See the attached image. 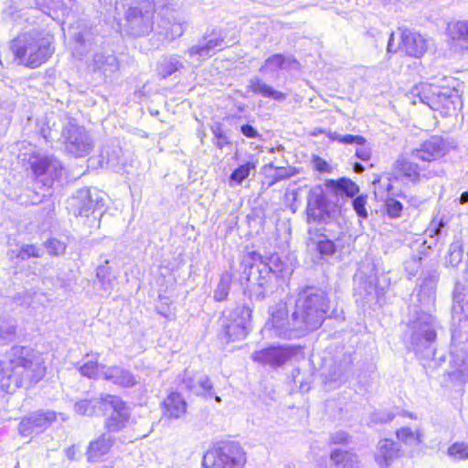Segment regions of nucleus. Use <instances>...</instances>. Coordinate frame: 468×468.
<instances>
[{
    "mask_svg": "<svg viewBox=\"0 0 468 468\" xmlns=\"http://www.w3.org/2000/svg\"><path fill=\"white\" fill-rule=\"evenodd\" d=\"M327 310L326 294L323 291L308 288L298 293L290 315L282 303L275 311L270 310L271 320L267 325L271 324L274 335L279 337L298 338L319 328Z\"/></svg>",
    "mask_w": 468,
    "mask_h": 468,
    "instance_id": "obj_1",
    "label": "nucleus"
},
{
    "mask_svg": "<svg viewBox=\"0 0 468 468\" xmlns=\"http://www.w3.org/2000/svg\"><path fill=\"white\" fill-rule=\"evenodd\" d=\"M42 355L27 346H14L0 360V384L3 390L13 393L40 381L46 374Z\"/></svg>",
    "mask_w": 468,
    "mask_h": 468,
    "instance_id": "obj_2",
    "label": "nucleus"
},
{
    "mask_svg": "<svg viewBox=\"0 0 468 468\" xmlns=\"http://www.w3.org/2000/svg\"><path fill=\"white\" fill-rule=\"evenodd\" d=\"M435 318L421 310L408 325L404 338L409 347L417 355L431 359L434 356L433 344L436 339Z\"/></svg>",
    "mask_w": 468,
    "mask_h": 468,
    "instance_id": "obj_3",
    "label": "nucleus"
},
{
    "mask_svg": "<svg viewBox=\"0 0 468 468\" xmlns=\"http://www.w3.org/2000/svg\"><path fill=\"white\" fill-rule=\"evenodd\" d=\"M412 102L423 103L432 111L439 112L446 117L454 114L462 105L461 98L455 90L435 86L431 83H420L411 90Z\"/></svg>",
    "mask_w": 468,
    "mask_h": 468,
    "instance_id": "obj_4",
    "label": "nucleus"
},
{
    "mask_svg": "<svg viewBox=\"0 0 468 468\" xmlns=\"http://www.w3.org/2000/svg\"><path fill=\"white\" fill-rule=\"evenodd\" d=\"M245 265L250 268L247 280L250 283V298L255 301L264 300L272 292L275 275H282V269L278 266L272 269L256 251L248 254Z\"/></svg>",
    "mask_w": 468,
    "mask_h": 468,
    "instance_id": "obj_5",
    "label": "nucleus"
},
{
    "mask_svg": "<svg viewBox=\"0 0 468 468\" xmlns=\"http://www.w3.org/2000/svg\"><path fill=\"white\" fill-rule=\"evenodd\" d=\"M11 49L20 64L35 69L45 63L53 53L48 38L37 34H25L12 41Z\"/></svg>",
    "mask_w": 468,
    "mask_h": 468,
    "instance_id": "obj_6",
    "label": "nucleus"
},
{
    "mask_svg": "<svg viewBox=\"0 0 468 468\" xmlns=\"http://www.w3.org/2000/svg\"><path fill=\"white\" fill-rule=\"evenodd\" d=\"M340 210L335 202L329 200L321 186L312 187L307 196V222L328 223Z\"/></svg>",
    "mask_w": 468,
    "mask_h": 468,
    "instance_id": "obj_7",
    "label": "nucleus"
},
{
    "mask_svg": "<svg viewBox=\"0 0 468 468\" xmlns=\"http://www.w3.org/2000/svg\"><path fill=\"white\" fill-rule=\"evenodd\" d=\"M251 311L249 307L239 305L223 314L222 335L227 342H234L246 337Z\"/></svg>",
    "mask_w": 468,
    "mask_h": 468,
    "instance_id": "obj_8",
    "label": "nucleus"
},
{
    "mask_svg": "<svg viewBox=\"0 0 468 468\" xmlns=\"http://www.w3.org/2000/svg\"><path fill=\"white\" fill-rule=\"evenodd\" d=\"M61 138L65 150L75 157L85 156L93 148V140L87 130L72 121L63 127Z\"/></svg>",
    "mask_w": 468,
    "mask_h": 468,
    "instance_id": "obj_9",
    "label": "nucleus"
},
{
    "mask_svg": "<svg viewBox=\"0 0 468 468\" xmlns=\"http://www.w3.org/2000/svg\"><path fill=\"white\" fill-rule=\"evenodd\" d=\"M210 468H242L245 456L240 446L233 441L223 442L204 456Z\"/></svg>",
    "mask_w": 468,
    "mask_h": 468,
    "instance_id": "obj_10",
    "label": "nucleus"
},
{
    "mask_svg": "<svg viewBox=\"0 0 468 468\" xmlns=\"http://www.w3.org/2000/svg\"><path fill=\"white\" fill-rule=\"evenodd\" d=\"M154 11V5L148 0L130 7L125 13L127 33L133 37H141L152 31Z\"/></svg>",
    "mask_w": 468,
    "mask_h": 468,
    "instance_id": "obj_11",
    "label": "nucleus"
},
{
    "mask_svg": "<svg viewBox=\"0 0 468 468\" xmlns=\"http://www.w3.org/2000/svg\"><path fill=\"white\" fill-rule=\"evenodd\" d=\"M60 417L61 420H67L63 413H57L54 410H37L23 417L18 425V433L22 437H31L45 431L50 425Z\"/></svg>",
    "mask_w": 468,
    "mask_h": 468,
    "instance_id": "obj_12",
    "label": "nucleus"
},
{
    "mask_svg": "<svg viewBox=\"0 0 468 468\" xmlns=\"http://www.w3.org/2000/svg\"><path fill=\"white\" fill-rule=\"evenodd\" d=\"M35 178L44 186L50 187L54 180L61 177L64 168L53 156H43L31 163Z\"/></svg>",
    "mask_w": 468,
    "mask_h": 468,
    "instance_id": "obj_13",
    "label": "nucleus"
},
{
    "mask_svg": "<svg viewBox=\"0 0 468 468\" xmlns=\"http://www.w3.org/2000/svg\"><path fill=\"white\" fill-rule=\"evenodd\" d=\"M103 404L106 406V412L112 410V414L105 420V428L110 432L122 431L130 418L129 408L125 402L117 396L106 394Z\"/></svg>",
    "mask_w": 468,
    "mask_h": 468,
    "instance_id": "obj_14",
    "label": "nucleus"
},
{
    "mask_svg": "<svg viewBox=\"0 0 468 468\" xmlns=\"http://www.w3.org/2000/svg\"><path fill=\"white\" fill-rule=\"evenodd\" d=\"M449 375L462 382L468 380V340L456 343L457 336L452 333Z\"/></svg>",
    "mask_w": 468,
    "mask_h": 468,
    "instance_id": "obj_15",
    "label": "nucleus"
},
{
    "mask_svg": "<svg viewBox=\"0 0 468 468\" xmlns=\"http://www.w3.org/2000/svg\"><path fill=\"white\" fill-rule=\"evenodd\" d=\"M297 349L292 346H269L258 351L251 355L253 361L262 365H268L271 367H278L285 364L295 354Z\"/></svg>",
    "mask_w": 468,
    "mask_h": 468,
    "instance_id": "obj_16",
    "label": "nucleus"
},
{
    "mask_svg": "<svg viewBox=\"0 0 468 468\" xmlns=\"http://www.w3.org/2000/svg\"><path fill=\"white\" fill-rule=\"evenodd\" d=\"M98 197L93 198L90 188L79 189L69 201V209L75 216L93 218V220L97 219L95 216V210L99 206Z\"/></svg>",
    "mask_w": 468,
    "mask_h": 468,
    "instance_id": "obj_17",
    "label": "nucleus"
},
{
    "mask_svg": "<svg viewBox=\"0 0 468 468\" xmlns=\"http://www.w3.org/2000/svg\"><path fill=\"white\" fill-rule=\"evenodd\" d=\"M204 44L193 46L187 50L189 57L206 59L211 57L217 50H221L224 48L225 37L221 30H213L210 36L204 37Z\"/></svg>",
    "mask_w": 468,
    "mask_h": 468,
    "instance_id": "obj_18",
    "label": "nucleus"
},
{
    "mask_svg": "<svg viewBox=\"0 0 468 468\" xmlns=\"http://www.w3.org/2000/svg\"><path fill=\"white\" fill-rule=\"evenodd\" d=\"M446 152L447 145L444 140L440 136H432L415 149L412 154L417 159L431 162L443 156Z\"/></svg>",
    "mask_w": 468,
    "mask_h": 468,
    "instance_id": "obj_19",
    "label": "nucleus"
},
{
    "mask_svg": "<svg viewBox=\"0 0 468 468\" xmlns=\"http://www.w3.org/2000/svg\"><path fill=\"white\" fill-rule=\"evenodd\" d=\"M182 384L186 390L197 396L212 398L214 395L213 385L206 375L186 370Z\"/></svg>",
    "mask_w": 468,
    "mask_h": 468,
    "instance_id": "obj_20",
    "label": "nucleus"
},
{
    "mask_svg": "<svg viewBox=\"0 0 468 468\" xmlns=\"http://www.w3.org/2000/svg\"><path fill=\"white\" fill-rule=\"evenodd\" d=\"M399 48L410 57L420 58L427 50L424 37L408 28L401 29Z\"/></svg>",
    "mask_w": 468,
    "mask_h": 468,
    "instance_id": "obj_21",
    "label": "nucleus"
},
{
    "mask_svg": "<svg viewBox=\"0 0 468 468\" xmlns=\"http://www.w3.org/2000/svg\"><path fill=\"white\" fill-rule=\"evenodd\" d=\"M101 378L122 388L133 387L138 382L131 371L118 366L102 367Z\"/></svg>",
    "mask_w": 468,
    "mask_h": 468,
    "instance_id": "obj_22",
    "label": "nucleus"
},
{
    "mask_svg": "<svg viewBox=\"0 0 468 468\" xmlns=\"http://www.w3.org/2000/svg\"><path fill=\"white\" fill-rule=\"evenodd\" d=\"M307 244L315 249L323 257L332 256L336 250L335 242L322 233L318 228H309Z\"/></svg>",
    "mask_w": 468,
    "mask_h": 468,
    "instance_id": "obj_23",
    "label": "nucleus"
},
{
    "mask_svg": "<svg viewBox=\"0 0 468 468\" xmlns=\"http://www.w3.org/2000/svg\"><path fill=\"white\" fill-rule=\"evenodd\" d=\"M399 456L400 448L399 443L388 439L379 441L375 459L380 466H388Z\"/></svg>",
    "mask_w": 468,
    "mask_h": 468,
    "instance_id": "obj_24",
    "label": "nucleus"
},
{
    "mask_svg": "<svg viewBox=\"0 0 468 468\" xmlns=\"http://www.w3.org/2000/svg\"><path fill=\"white\" fill-rule=\"evenodd\" d=\"M352 359L350 355L344 354L339 359L336 356L333 359V363L328 366V368L324 372L327 382L342 381L346 373L350 368Z\"/></svg>",
    "mask_w": 468,
    "mask_h": 468,
    "instance_id": "obj_25",
    "label": "nucleus"
},
{
    "mask_svg": "<svg viewBox=\"0 0 468 468\" xmlns=\"http://www.w3.org/2000/svg\"><path fill=\"white\" fill-rule=\"evenodd\" d=\"M392 176L402 182H416L419 178L418 167L405 158H399L394 164Z\"/></svg>",
    "mask_w": 468,
    "mask_h": 468,
    "instance_id": "obj_26",
    "label": "nucleus"
},
{
    "mask_svg": "<svg viewBox=\"0 0 468 468\" xmlns=\"http://www.w3.org/2000/svg\"><path fill=\"white\" fill-rule=\"evenodd\" d=\"M325 187L335 196L354 197L358 192V186L348 178L338 180L329 179L325 182Z\"/></svg>",
    "mask_w": 468,
    "mask_h": 468,
    "instance_id": "obj_27",
    "label": "nucleus"
},
{
    "mask_svg": "<svg viewBox=\"0 0 468 468\" xmlns=\"http://www.w3.org/2000/svg\"><path fill=\"white\" fill-rule=\"evenodd\" d=\"M185 68L184 63L176 55L163 57L157 64V75L161 79L176 78V73Z\"/></svg>",
    "mask_w": 468,
    "mask_h": 468,
    "instance_id": "obj_28",
    "label": "nucleus"
},
{
    "mask_svg": "<svg viewBox=\"0 0 468 468\" xmlns=\"http://www.w3.org/2000/svg\"><path fill=\"white\" fill-rule=\"evenodd\" d=\"M105 395H101L99 399H80L74 405L76 413L82 416H94L106 413V406L103 402Z\"/></svg>",
    "mask_w": 468,
    "mask_h": 468,
    "instance_id": "obj_29",
    "label": "nucleus"
},
{
    "mask_svg": "<svg viewBox=\"0 0 468 468\" xmlns=\"http://www.w3.org/2000/svg\"><path fill=\"white\" fill-rule=\"evenodd\" d=\"M452 44L462 50H468V21H457L448 27Z\"/></svg>",
    "mask_w": 468,
    "mask_h": 468,
    "instance_id": "obj_30",
    "label": "nucleus"
},
{
    "mask_svg": "<svg viewBox=\"0 0 468 468\" xmlns=\"http://www.w3.org/2000/svg\"><path fill=\"white\" fill-rule=\"evenodd\" d=\"M112 445V439L110 435H101L97 440L90 442L87 458L89 462H96L106 454Z\"/></svg>",
    "mask_w": 468,
    "mask_h": 468,
    "instance_id": "obj_31",
    "label": "nucleus"
},
{
    "mask_svg": "<svg viewBox=\"0 0 468 468\" xmlns=\"http://www.w3.org/2000/svg\"><path fill=\"white\" fill-rule=\"evenodd\" d=\"M296 64H298V62L292 57L274 54L265 60L264 64L261 67L260 71L262 73H274L280 69H285Z\"/></svg>",
    "mask_w": 468,
    "mask_h": 468,
    "instance_id": "obj_32",
    "label": "nucleus"
},
{
    "mask_svg": "<svg viewBox=\"0 0 468 468\" xmlns=\"http://www.w3.org/2000/svg\"><path fill=\"white\" fill-rule=\"evenodd\" d=\"M248 89L255 94H261L265 98H271L278 101H282L286 99L284 93L274 90L258 77L250 80Z\"/></svg>",
    "mask_w": 468,
    "mask_h": 468,
    "instance_id": "obj_33",
    "label": "nucleus"
},
{
    "mask_svg": "<svg viewBox=\"0 0 468 468\" xmlns=\"http://www.w3.org/2000/svg\"><path fill=\"white\" fill-rule=\"evenodd\" d=\"M248 89L255 94H261L265 98H271L278 101H282L286 99L284 93L274 90L258 77L250 80Z\"/></svg>",
    "mask_w": 468,
    "mask_h": 468,
    "instance_id": "obj_34",
    "label": "nucleus"
},
{
    "mask_svg": "<svg viewBox=\"0 0 468 468\" xmlns=\"http://www.w3.org/2000/svg\"><path fill=\"white\" fill-rule=\"evenodd\" d=\"M438 280L439 274L437 271H431L424 278L422 283L420 284L422 292H425V290H428V297L421 299V306L427 311H430L431 308L434 305L436 285Z\"/></svg>",
    "mask_w": 468,
    "mask_h": 468,
    "instance_id": "obj_35",
    "label": "nucleus"
},
{
    "mask_svg": "<svg viewBox=\"0 0 468 468\" xmlns=\"http://www.w3.org/2000/svg\"><path fill=\"white\" fill-rule=\"evenodd\" d=\"M165 407V415L170 419H178L182 417L186 409V403L178 393H171L164 402Z\"/></svg>",
    "mask_w": 468,
    "mask_h": 468,
    "instance_id": "obj_36",
    "label": "nucleus"
},
{
    "mask_svg": "<svg viewBox=\"0 0 468 468\" xmlns=\"http://www.w3.org/2000/svg\"><path fill=\"white\" fill-rule=\"evenodd\" d=\"M330 459L335 468H359L358 457L351 452L336 449L331 452Z\"/></svg>",
    "mask_w": 468,
    "mask_h": 468,
    "instance_id": "obj_37",
    "label": "nucleus"
},
{
    "mask_svg": "<svg viewBox=\"0 0 468 468\" xmlns=\"http://www.w3.org/2000/svg\"><path fill=\"white\" fill-rule=\"evenodd\" d=\"M452 298L453 314L468 313V283L456 282Z\"/></svg>",
    "mask_w": 468,
    "mask_h": 468,
    "instance_id": "obj_38",
    "label": "nucleus"
},
{
    "mask_svg": "<svg viewBox=\"0 0 468 468\" xmlns=\"http://www.w3.org/2000/svg\"><path fill=\"white\" fill-rule=\"evenodd\" d=\"M85 362L80 367V373L89 378H101L102 367H106L105 365L98 363V358L92 356H86Z\"/></svg>",
    "mask_w": 468,
    "mask_h": 468,
    "instance_id": "obj_39",
    "label": "nucleus"
},
{
    "mask_svg": "<svg viewBox=\"0 0 468 468\" xmlns=\"http://www.w3.org/2000/svg\"><path fill=\"white\" fill-rule=\"evenodd\" d=\"M94 65L97 69L102 70L104 73L114 72L119 68L118 60L112 54H96L94 56Z\"/></svg>",
    "mask_w": 468,
    "mask_h": 468,
    "instance_id": "obj_40",
    "label": "nucleus"
},
{
    "mask_svg": "<svg viewBox=\"0 0 468 468\" xmlns=\"http://www.w3.org/2000/svg\"><path fill=\"white\" fill-rule=\"evenodd\" d=\"M256 167L257 162L250 160L234 169L229 176V180L235 182L237 185H241V183L249 177L250 172L255 170Z\"/></svg>",
    "mask_w": 468,
    "mask_h": 468,
    "instance_id": "obj_41",
    "label": "nucleus"
},
{
    "mask_svg": "<svg viewBox=\"0 0 468 468\" xmlns=\"http://www.w3.org/2000/svg\"><path fill=\"white\" fill-rule=\"evenodd\" d=\"M232 282V275L229 271L221 274L220 280L214 291V299L217 302H221L227 299Z\"/></svg>",
    "mask_w": 468,
    "mask_h": 468,
    "instance_id": "obj_42",
    "label": "nucleus"
},
{
    "mask_svg": "<svg viewBox=\"0 0 468 468\" xmlns=\"http://www.w3.org/2000/svg\"><path fill=\"white\" fill-rule=\"evenodd\" d=\"M16 334V323L6 316L0 317V336L5 341H13Z\"/></svg>",
    "mask_w": 468,
    "mask_h": 468,
    "instance_id": "obj_43",
    "label": "nucleus"
},
{
    "mask_svg": "<svg viewBox=\"0 0 468 468\" xmlns=\"http://www.w3.org/2000/svg\"><path fill=\"white\" fill-rule=\"evenodd\" d=\"M120 153L119 147H114L112 150L110 147H104L101 154L100 165L107 167H114L120 164Z\"/></svg>",
    "mask_w": 468,
    "mask_h": 468,
    "instance_id": "obj_44",
    "label": "nucleus"
},
{
    "mask_svg": "<svg viewBox=\"0 0 468 468\" xmlns=\"http://www.w3.org/2000/svg\"><path fill=\"white\" fill-rule=\"evenodd\" d=\"M422 436L420 431H412L409 428H401L397 431L398 439L409 445H418L421 442Z\"/></svg>",
    "mask_w": 468,
    "mask_h": 468,
    "instance_id": "obj_45",
    "label": "nucleus"
},
{
    "mask_svg": "<svg viewBox=\"0 0 468 468\" xmlns=\"http://www.w3.org/2000/svg\"><path fill=\"white\" fill-rule=\"evenodd\" d=\"M327 137L331 141H336L343 144L363 145L366 143V139L361 135H352V134L341 135L340 133H338L336 132H328Z\"/></svg>",
    "mask_w": 468,
    "mask_h": 468,
    "instance_id": "obj_46",
    "label": "nucleus"
},
{
    "mask_svg": "<svg viewBox=\"0 0 468 468\" xmlns=\"http://www.w3.org/2000/svg\"><path fill=\"white\" fill-rule=\"evenodd\" d=\"M463 245L460 241L452 242L448 250L447 263L452 267L457 266L463 260Z\"/></svg>",
    "mask_w": 468,
    "mask_h": 468,
    "instance_id": "obj_47",
    "label": "nucleus"
},
{
    "mask_svg": "<svg viewBox=\"0 0 468 468\" xmlns=\"http://www.w3.org/2000/svg\"><path fill=\"white\" fill-rule=\"evenodd\" d=\"M447 453L454 461L466 460L468 459V443L455 442L448 448Z\"/></svg>",
    "mask_w": 468,
    "mask_h": 468,
    "instance_id": "obj_48",
    "label": "nucleus"
},
{
    "mask_svg": "<svg viewBox=\"0 0 468 468\" xmlns=\"http://www.w3.org/2000/svg\"><path fill=\"white\" fill-rule=\"evenodd\" d=\"M97 279L99 280L101 288L109 292L112 289V280L111 275V270L106 265H101L97 268L96 272Z\"/></svg>",
    "mask_w": 468,
    "mask_h": 468,
    "instance_id": "obj_49",
    "label": "nucleus"
},
{
    "mask_svg": "<svg viewBox=\"0 0 468 468\" xmlns=\"http://www.w3.org/2000/svg\"><path fill=\"white\" fill-rule=\"evenodd\" d=\"M21 261L29 260L30 258H40L42 256L41 250L34 244L23 243L19 245Z\"/></svg>",
    "mask_w": 468,
    "mask_h": 468,
    "instance_id": "obj_50",
    "label": "nucleus"
},
{
    "mask_svg": "<svg viewBox=\"0 0 468 468\" xmlns=\"http://www.w3.org/2000/svg\"><path fill=\"white\" fill-rule=\"evenodd\" d=\"M48 252L51 256H60L66 250V244L57 239H49L44 243Z\"/></svg>",
    "mask_w": 468,
    "mask_h": 468,
    "instance_id": "obj_51",
    "label": "nucleus"
},
{
    "mask_svg": "<svg viewBox=\"0 0 468 468\" xmlns=\"http://www.w3.org/2000/svg\"><path fill=\"white\" fill-rule=\"evenodd\" d=\"M367 198V197L366 195H359L352 200L353 208L361 218H367L368 217L366 207Z\"/></svg>",
    "mask_w": 468,
    "mask_h": 468,
    "instance_id": "obj_52",
    "label": "nucleus"
},
{
    "mask_svg": "<svg viewBox=\"0 0 468 468\" xmlns=\"http://www.w3.org/2000/svg\"><path fill=\"white\" fill-rule=\"evenodd\" d=\"M387 213L390 218H399L401 215L403 205L395 198L386 200Z\"/></svg>",
    "mask_w": 468,
    "mask_h": 468,
    "instance_id": "obj_53",
    "label": "nucleus"
},
{
    "mask_svg": "<svg viewBox=\"0 0 468 468\" xmlns=\"http://www.w3.org/2000/svg\"><path fill=\"white\" fill-rule=\"evenodd\" d=\"M212 133L216 138V146L219 149H222L225 145L229 144V138L224 133L220 124H216L211 128Z\"/></svg>",
    "mask_w": 468,
    "mask_h": 468,
    "instance_id": "obj_54",
    "label": "nucleus"
},
{
    "mask_svg": "<svg viewBox=\"0 0 468 468\" xmlns=\"http://www.w3.org/2000/svg\"><path fill=\"white\" fill-rule=\"evenodd\" d=\"M420 258L412 257L405 262V270L409 274V278L416 276L420 269Z\"/></svg>",
    "mask_w": 468,
    "mask_h": 468,
    "instance_id": "obj_55",
    "label": "nucleus"
},
{
    "mask_svg": "<svg viewBox=\"0 0 468 468\" xmlns=\"http://www.w3.org/2000/svg\"><path fill=\"white\" fill-rule=\"evenodd\" d=\"M294 175V170L292 167H275L272 175L275 181H281L290 178Z\"/></svg>",
    "mask_w": 468,
    "mask_h": 468,
    "instance_id": "obj_56",
    "label": "nucleus"
},
{
    "mask_svg": "<svg viewBox=\"0 0 468 468\" xmlns=\"http://www.w3.org/2000/svg\"><path fill=\"white\" fill-rule=\"evenodd\" d=\"M185 31V26L182 23H174L166 30L165 36L167 38L175 39L181 37Z\"/></svg>",
    "mask_w": 468,
    "mask_h": 468,
    "instance_id": "obj_57",
    "label": "nucleus"
},
{
    "mask_svg": "<svg viewBox=\"0 0 468 468\" xmlns=\"http://www.w3.org/2000/svg\"><path fill=\"white\" fill-rule=\"evenodd\" d=\"M445 223L442 219L437 221L433 219L431 223L429 228L427 229V233L430 237H439L441 234V230L444 228Z\"/></svg>",
    "mask_w": 468,
    "mask_h": 468,
    "instance_id": "obj_58",
    "label": "nucleus"
},
{
    "mask_svg": "<svg viewBox=\"0 0 468 468\" xmlns=\"http://www.w3.org/2000/svg\"><path fill=\"white\" fill-rule=\"evenodd\" d=\"M313 165L314 168L319 172H329L330 166L328 163L319 156H314Z\"/></svg>",
    "mask_w": 468,
    "mask_h": 468,
    "instance_id": "obj_59",
    "label": "nucleus"
},
{
    "mask_svg": "<svg viewBox=\"0 0 468 468\" xmlns=\"http://www.w3.org/2000/svg\"><path fill=\"white\" fill-rule=\"evenodd\" d=\"M240 132L247 138H257L260 136L258 131L250 124H244L240 127Z\"/></svg>",
    "mask_w": 468,
    "mask_h": 468,
    "instance_id": "obj_60",
    "label": "nucleus"
},
{
    "mask_svg": "<svg viewBox=\"0 0 468 468\" xmlns=\"http://www.w3.org/2000/svg\"><path fill=\"white\" fill-rule=\"evenodd\" d=\"M348 435L343 431L333 433L330 437V441L334 444L345 443L347 441Z\"/></svg>",
    "mask_w": 468,
    "mask_h": 468,
    "instance_id": "obj_61",
    "label": "nucleus"
},
{
    "mask_svg": "<svg viewBox=\"0 0 468 468\" xmlns=\"http://www.w3.org/2000/svg\"><path fill=\"white\" fill-rule=\"evenodd\" d=\"M356 155L362 161H367L370 159L371 152L369 148L366 147L365 144H363L359 145V147L356 148Z\"/></svg>",
    "mask_w": 468,
    "mask_h": 468,
    "instance_id": "obj_62",
    "label": "nucleus"
},
{
    "mask_svg": "<svg viewBox=\"0 0 468 468\" xmlns=\"http://www.w3.org/2000/svg\"><path fill=\"white\" fill-rule=\"evenodd\" d=\"M17 248L16 249H8L6 251V256L10 261L19 262L21 261V254L19 250V244H16Z\"/></svg>",
    "mask_w": 468,
    "mask_h": 468,
    "instance_id": "obj_63",
    "label": "nucleus"
},
{
    "mask_svg": "<svg viewBox=\"0 0 468 468\" xmlns=\"http://www.w3.org/2000/svg\"><path fill=\"white\" fill-rule=\"evenodd\" d=\"M268 263H269V265L271 267H272V269H276V266H278L279 268H282V274L284 273V271H285V270H284L285 263L281 261L279 256L272 255L269 259V262Z\"/></svg>",
    "mask_w": 468,
    "mask_h": 468,
    "instance_id": "obj_64",
    "label": "nucleus"
}]
</instances>
